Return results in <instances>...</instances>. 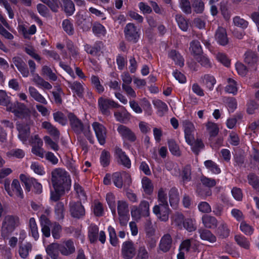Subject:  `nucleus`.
Segmentation results:
<instances>
[{"instance_id": "33", "label": "nucleus", "mask_w": 259, "mask_h": 259, "mask_svg": "<svg viewBox=\"0 0 259 259\" xmlns=\"http://www.w3.org/2000/svg\"><path fill=\"white\" fill-rule=\"evenodd\" d=\"M204 164L208 170L213 174H219L221 172V170L218 165L211 160L205 161Z\"/></svg>"}, {"instance_id": "14", "label": "nucleus", "mask_w": 259, "mask_h": 259, "mask_svg": "<svg viewBox=\"0 0 259 259\" xmlns=\"http://www.w3.org/2000/svg\"><path fill=\"white\" fill-rule=\"evenodd\" d=\"M136 253V248L132 241H125L123 243L121 254L124 259H132Z\"/></svg>"}, {"instance_id": "5", "label": "nucleus", "mask_w": 259, "mask_h": 259, "mask_svg": "<svg viewBox=\"0 0 259 259\" xmlns=\"http://www.w3.org/2000/svg\"><path fill=\"white\" fill-rule=\"evenodd\" d=\"M112 180L114 185L118 188L128 187L132 183L129 174L125 171L116 172L113 174Z\"/></svg>"}, {"instance_id": "38", "label": "nucleus", "mask_w": 259, "mask_h": 259, "mask_svg": "<svg viewBox=\"0 0 259 259\" xmlns=\"http://www.w3.org/2000/svg\"><path fill=\"white\" fill-rule=\"evenodd\" d=\"M216 79L214 76L212 75L206 74L203 77V82L206 88L209 91H212L213 89L214 85L216 83Z\"/></svg>"}, {"instance_id": "27", "label": "nucleus", "mask_w": 259, "mask_h": 259, "mask_svg": "<svg viewBox=\"0 0 259 259\" xmlns=\"http://www.w3.org/2000/svg\"><path fill=\"white\" fill-rule=\"evenodd\" d=\"M169 201L172 207L176 208L179 202V197L178 190L171 188L169 192Z\"/></svg>"}, {"instance_id": "31", "label": "nucleus", "mask_w": 259, "mask_h": 259, "mask_svg": "<svg viewBox=\"0 0 259 259\" xmlns=\"http://www.w3.org/2000/svg\"><path fill=\"white\" fill-rule=\"evenodd\" d=\"M202 221L206 228H214L217 225V220L213 217L204 215L202 218Z\"/></svg>"}, {"instance_id": "11", "label": "nucleus", "mask_w": 259, "mask_h": 259, "mask_svg": "<svg viewBox=\"0 0 259 259\" xmlns=\"http://www.w3.org/2000/svg\"><path fill=\"white\" fill-rule=\"evenodd\" d=\"M169 211L168 204H159L153 208V213L161 221L165 222L168 220Z\"/></svg>"}, {"instance_id": "40", "label": "nucleus", "mask_w": 259, "mask_h": 259, "mask_svg": "<svg viewBox=\"0 0 259 259\" xmlns=\"http://www.w3.org/2000/svg\"><path fill=\"white\" fill-rule=\"evenodd\" d=\"M106 200L107 203L111 209L112 213L114 215L116 214V203L115 198L113 194L108 193L106 194Z\"/></svg>"}, {"instance_id": "59", "label": "nucleus", "mask_w": 259, "mask_h": 259, "mask_svg": "<svg viewBox=\"0 0 259 259\" xmlns=\"http://www.w3.org/2000/svg\"><path fill=\"white\" fill-rule=\"evenodd\" d=\"M54 120L62 125H65L67 120L65 115L61 112L58 111L53 114Z\"/></svg>"}, {"instance_id": "3", "label": "nucleus", "mask_w": 259, "mask_h": 259, "mask_svg": "<svg viewBox=\"0 0 259 259\" xmlns=\"http://www.w3.org/2000/svg\"><path fill=\"white\" fill-rule=\"evenodd\" d=\"M131 214L132 219L139 221L142 217H147L150 214V205L148 201L142 200L139 206L133 205L131 209Z\"/></svg>"}, {"instance_id": "10", "label": "nucleus", "mask_w": 259, "mask_h": 259, "mask_svg": "<svg viewBox=\"0 0 259 259\" xmlns=\"http://www.w3.org/2000/svg\"><path fill=\"white\" fill-rule=\"evenodd\" d=\"M7 110L13 113L18 117H24L28 112V109L23 104L18 102L9 104L7 106Z\"/></svg>"}, {"instance_id": "25", "label": "nucleus", "mask_w": 259, "mask_h": 259, "mask_svg": "<svg viewBox=\"0 0 259 259\" xmlns=\"http://www.w3.org/2000/svg\"><path fill=\"white\" fill-rule=\"evenodd\" d=\"M28 90L30 96L34 100L45 105L48 103L45 97L41 95L35 88L33 87H29Z\"/></svg>"}, {"instance_id": "32", "label": "nucleus", "mask_w": 259, "mask_h": 259, "mask_svg": "<svg viewBox=\"0 0 259 259\" xmlns=\"http://www.w3.org/2000/svg\"><path fill=\"white\" fill-rule=\"evenodd\" d=\"M114 115L116 120L120 122H125L130 118V114L124 107L121 111L115 112Z\"/></svg>"}, {"instance_id": "7", "label": "nucleus", "mask_w": 259, "mask_h": 259, "mask_svg": "<svg viewBox=\"0 0 259 259\" xmlns=\"http://www.w3.org/2000/svg\"><path fill=\"white\" fill-rule=\"evenodd\" d=\"M45 213L40 214V224L43 236L46 237H49L51 235V222L48 218V216L50 214L51 209L50 208H47L45 209Z\"/></svg>"}, {"instance_id": "35", "label": "nucleus", "mask_w": 259, "mask_h": 259, "mask_svg": "<svg viewBox=\"0 0 259 259\" xmlns=\"http://www.w3.org/2000/svg\"><path fill=\"white\" fill-rule=\"evenodd\" d=\"M168 56L174 60L176 65L182 67L184 65V60L181 55L175 50H171L168 54Z\"/></svg>"}, {"instance_id": "13", "label": "nucleus", "mask_w": 259, "mask_h": 259, "mask_svg": "<svg viewBox=\"0 0 259 259\" xmlns=\"http://www.w3.org/2000/svg\"><path fill=\"white\" fill-rule=\"evenodd\" d=\"M124 32L128 40L136 43L139 40L140 37L139 32L133 24L128 23L124 28Z\"/></svg>"}, {"instance_id": "28", "label": "nucleus", "mask_w": 259, "mask_h": 259, "mask_svg": "<svg viewBox=\"0 0 259 259\" xmlns=\"http://www.w3.org/2000/svg\"><path fill=\"white\" fill-rule=\"evenodd\" d=\"M186 142L191 146L192 151L197 154L199 151L202 149L204 145L201 140L199 139L195 140L194 136L192 137L190 142L188 141H186Z\"/></svg>"}, {"instance_id": "37", "label": "nucleus", "mask_w": 259, "mask_h": 259, "mask_svg": "<svg viewBox=\"0 0 259 259\" xmlns=\"http://www.w3.org/2000/svg\"><path fill=\"white\" fill-rule=\"evenodd\" d=\"M29 228L32 236L35 240H37L39 238V236L38 232L37 226L35 220L33 218H31L29 219Z\"/></svg>"}, {"instance_id": "29", "label": "nucleus", "mask_w": 259, "mask_h": 259, "mask_svg": "<svg viewBox=\"0 0 259 259\" xmlns=\"http://www.w3.org/2000/svg\"><path fill=\"white\" fill-rule=\"evenodd\" d=\"M47 254L53 259H56L58 256L59 244L52 243L46 248Z\"/></svg>"}, {"instance_id": "50", "label": "nucleus", "mask_w": 259, "mask_h": 259, "mask_svg": "<svg viewBox=\"0 0 259 259\" xmlns=\"http://www.w3.org/2000/svg\"><path fill=\"white\" fill-rule=\"evenodd\" d=\"M92 30L93 33L97 36H104L106 34V30L105 27L100 23H95L93 26Z\"/></svg>"}, {"instance_id": "22", "label": "nucleus", "mask_w": 259, "mask_h": 259, "mask_svg": "<svg viewBox=\"0 0 259 259\" xmlns=\"http://www.w3.org/2000/svg\"><path fill=\"white\" fill-rule=\"evenodd\" d=\"M68 86L72 90L74 95H76L79 98L83 97L84 92L83 84L78 81L69 82Z\"/></svg>"}, {"instance_id": "52", "label": "nucleus", "mask_w": 259, "mask_h": 259, "mask_svg": "<svg viewBox=\"0 0 259 259\" xmlns=\"http://www.w3.org/2000/svg\"><path fill=\"white\" fill-rule=\"evenodd\" d=\"M108 231L109 233L110 243L114 246H117L118 244V242L115 230L113 227L110 226L108 228Z\"/></svg>"}, {"instance_id": "41", "label": "nucleus", "mask_w": 259, "mask_h": 259, "mask_svg": "<svg viewBox=\"0 0 259 259\" xmlns=\"http://www.w3.org/2000/svg\"><path fill=\"white\" fill-rule=\"evenodd\" d=\"M225 91L228 93L236 94L238 91V85L236 81L232 78H228V84L225 87Z\"/></svg>"}, {"instance_id": "26", "label": "nucleus", "mask_w": 259, "mask_h": 259, "mask_svg": "<svg viewBox=\"0 0 259 259\" xmlns=\"http://www.w3.org/2000/svg\"><path fill=\"white\" fill-rule=\"evenodd\" d=\"M141 183L142 188L145 194L150 195L153 193L154 186L151 180L144 177L142 179Z\"/></svg>"}, {"instance_id": "9", "label": "nucleus", "mask_w": 259, "mask_h": 259, "mask_svg": "<svg viewBox=\"0 0 259 259\" xmlns=\"http://www.w3.org/2000/svg\"><path fill=\"white\" fill-rule=\"evenodd\" d=\"M98 105L102 113L105 115H109L110 108H118L120 105L114 101L107 98L101 97L98 99Z\"/></svg>"}, {"instance_id": "21", "label": "nucleus", "mask_w": 259, "mask_h": 259, "mask_svg": "<svg viewBox=\"0 0 259 259\" xmlns=\"http://www.w3.org/2000/svg\"><path fill=\"white\" fill-rule=\"evenodd\" d=\"M183 127L185 132V140L190 142L192 137L194 136L192 133L195 130L194 126L191 122L186 120L183 121Z\"/></svg>"}, {"instance_id": "49", "label": "nucleus", "mask_w": 259, "mask_h": 259, "mask_svg": "<svg viewBox=\"0 0 259 259\" xmlns=\"http://www.w3.org/2000/svg\"><path fill=\"white\" fill-rule=\"evenodd\" d=\"M183 226L184 228L189 232H192L196 230V221L193 219H185L183 222Z\"/></svg>"}, {"instance_id": "60", "label": "nucleus", "mask_w": 259, "mask_h": 259, "mask_svg": "<svg viewBox=\"0 0 259 259\" xmlns=\"http://www.w3.org/2000/svg\"><path fill=\"white\" fill-rule=\"evenodd\" d=\"M92 84L96 88V90L99 93H101L104 91V88L101 84L99 78L98 76L93 75L91 78Z\"/></svg>"}, {"instance_id": "36", "label": "nucleus", "mask_w": 259, "mask_h": 259, "mask_svg": "<svg viewBox=\"0 0 259 259\" xmlns=\"http://www.w3.org/2000/svg\"><path fill=\"white\" fill-rule=\"evenodd\" d=\"M154 107L158 110L159 116H162L168 110L167 105L160 100H156L153 102Z\"/></svg>"}, {"instance_id": "51", "label": "nucleus", "mask_w": 259, "mask_h": 259, "mask_svg": "<svg viewBox=\"0 0 259 259\" xmlns=\"http://www.w3.org/2000/svg\"><path fill=\"white\" fill-rule=\"evenodd\" d=\"M55 213L57 219L61 220L63 219L64 217V207L62 202H59L57 203L55 207Z\"/></svg>"}, {"instance_id": "54", "label": "nucleus", "mask_w": 259, "mask_h": 259, "mask_svg": "<svg viewBox=\"0 0 259 259\" xmlns=\"http://www.w3.org/2000/svg\"><path fill=\"white\" fill-rule=\"evenodd\" d=\"M7 156L9 158L15 157L22 158L25 156L24 152L20 149H12L7 153Z\"/></svg>"}, {"instance_id": "55", "label": "nucleus", "mask_w": 259, "mask_h": 259, "mask_svg": "<svg viewBox=\"0 0 259 259\" xmlns=\"http://www.w3.org/2000/svg\"><path fill=\"white\" fill-rule=\"evenodd\" d=\"M62 28L63 30L68 34L72 35L74 33V28L72 23L68 19H65L62 22Z\"/></svg>"}, {"instance_id": "39", "label": "nucleus", "mask_w": 259, "mask_h": 259, "mask_svg": "<svg viewBox=\"0 0 259 259\" xmlns=\"http://www.w3.org/2000/svg\"><path fill=\"white\" fill-rule=\"evenodd\" d=\"M235 240L241 247L248 249L250 247L249 240L242 235H237L235 236Z\"/></svg>"}, {"instance_id": "4", "label": "nucleus", "mask_w": 259, "mask_h": 259, "mask_svg": "<svg viewBox=\"0 0 259 259\" xmlns=\"http://www.w3.org/2000/svg\"><path fill=\"white\" fill-rule=\"evenodd\" d=\"M117 210L120 225L121 226H126L130 220L128 203L123 200H118L117 203Z\"/></svg>"}, {"instance_id": "64", "label": "nucleus", "mask_w": 259, "mask_h": 259, "mask_svg": "<svg viewBox=\"0 0 259 259\" xmlns=\"http://www.w3.org/2000/svg\"><path fill=\"white\" fill-rule=\"evenodd\" d=\"M248 182L254 189L259 191V179L253 175L248 176Z\"/></svg>"}, {"instance_id": "24", "label": "nucleus", "mask_w": 259, "mask_h": 259, "mask_svg": "<svg viewBox=\"0 0 259 259\" xmlns=\"http://www.w3.org/2000/svg\"><path fill=\"white\" fill-rule=\"evenodd\" d=\"M172 244V239L170 235L165 234L161 239L159 248L163 252H167L169 250Z\"/></svg>"}, {"instance_id": "15", "label": "nucleus", "mask_w": 259, "mask_h": 259, "mask_svg": "<svg viewBox=\"0 0 259 259\" xmlns=\"http://www.w3.org/2000/svg\"><path fill=\"white\" fill-rule=\"evenodd\" d=\"M199 242L192 238L184 240L180 245L181 251L188 252L190 250L196 251L199 246Z\"/></svg>"}, {"instance_id": "12", "label": "nucleus", "mask_w": 259, "mask_h": 259, "mask_svg": "<svg viewBox=\"0 0 259 259\" xmlns=\"http://www.w3.org/2000/svg\"><path fill=\"white\" fill-rule=\"evenodd\" d=\"M92 126L99 143L103 145L106 142L107 137L106 128L98 122H94L92 124Z\"/></svg>"}, {"instance_id": "19", "label": "nucleus", "mask_w": 259, "mask_h": 259, "mask_svg": "<svg viewBox=\"0 0 259 259\" xmlns=\"http://www.w3.org/2000/svg\"><path fill=\"white\" fill-rule=\"evenodd\" d=\"M70 211L71 215L74 218H79L84 215V207L80 202H70Z\"/></svg>"}, {"instance_id": "20", "label": "nucleus", "mask_w": 259, "mask_h": 259, "mask_svg": "<svg viewBox=\"0 0 259 259\" xmlns=\"http://www.w3.org/2000/svg\"><path fill=\"white\" fill-rule=\"evenodd\" d=\"M75 246L71 240L63 242L59 245V251L64 255H68L75 251Z\"/></svg>"}, {"instance_id": "16", "label": "nucleus", "mask_w": 259, "mask_h": 259, "mask_svg": "<svg viewBox=\"0 0 259 259\" xmlns=\"http://www.w3.org/2000/svg\"><path fill=\"white\" fill-rule=\"evenodd\" d=\"M214 39L220 45L226 46L229 42V38L226 29L219 26L215 31Z\"/></svg>"}, {"instance_id": "48", "label": "nucleus", "mask_w": 259, "mask_h": 259, "mask_svg": "<svg viewBox=\"0 0 259 259\" xmlns=\"http://www.w3.org/2000/svg\"><path fill=\"white\" fill-rule=\"evenodd\" d=\"M165 167L172 175L178 176L180 174V169L177 163L168 161L165 164Z\"/></svg>"}, {"instance_id": "63", "label": "nucleus", "mask_w": 259, "mask_h": 259, "mask_svg": "<svg viewBox=\"0 0 259 259\" xmlns=\"http://www.w3.org/2000/svg\"><path fill=\"white\" fill-rule=\"evenodd\" d=\"M217 60L226 66H228L230 64V61L227 56L221 52L217 53L215 55Z\"/></svg>"}, {"instance_id": "30", "label": "nucleus", "mask_w": 259, "mask_h": 259, "mask_svg": "<svg viewBox=\"0 0 259 259\" xmlns=\"http://www.w3.org/2000/svg\"><path fill=\"white\" fill-rule=\"evenodd\" d=\"M41 125L42 127L46 129L50 135L57 138H59L60 135L59 131L50 122L44 121Z\"/></svg>"}, {"instance_id": "56", "label": "nucleus", "mask_w": 259, "mask_h": 259, "mask_svg": "<svg viewBox=\"0 0 259 259\" xmlns=\"http://www.w3.org/2000/svg\"><path fill=\"white\" fill-rule=\"evenodd\" d=\"M206 126L210 136L214 137L218 134L219 129L216 123L209 121L206 123Z\"/></svg>"}, {"instance_id": "47", "label": "nucleus", "mask_w": 259, "mask_h": 259, "mask_svg": "<svg viewBox=\"0 0 259 259\" xmlns=\"http://www.w3.org/2000/svg\"><path fill=\"white\" fill-rule=\"evenodd\" d=\"M32 248L31 244L30 243H26L19 247V253L22 258H26L29 255V251Z\"/></svg>"}, {"instance_id": "2", "label": "nucleus", "mask_w": 259, "mask_h": 259, "mask_svg": "<svg viewBox=\"0 0 259 259\" xmlns=\"http://www.w3.org/2000/svg\"><path fill=\"white\" fill-rule=\"evenodd\" d=\"M52 182L53 187L68 189L71 180L67 172L62 168H56L52 172Z\"/></svg>"}, {"instance_id": "43", "label": "nucleus", "mask_w": 259, "mask_h": 259, "mask_svg": "<svg viewBox=\"0 0 259 259\" xmlns=\"http://www.w3.org/2000/svg\"><path fill=\"white\" fill-rule=\"evenodd\" d=\"M99 232L98 226L95 224H91L88 228V236L92 242H94L97 240V234Z\"/></svg>"}, {"instance_id": "8", "label": "nucleus", "mask_w": 259, "mask_h": 259, "mask_svg": "<svg viewBox=\"0 0 259 259\" xmlns=\"http://www.w3.org/2000/svg\"><path fill=\"white\" fill-rule=\"evenodd\" d=\"M68 117L69 119L71 127L75 133L80 134L81 132H83L85 136H89L90 132L89 126L87 127V129H84L83 131L82 122L73 113H69L68 114Z\"/></svg>"}, {"instance_id": "23", "label": "nucleus", "mask_w": 259, "mask_h": 259, "mask_svg": "<svg viewBox=\"0 0 259 259\" xmlns=\"http://www.w3.org/2000/svg\"><path fill=\"white\" fill-rule=\"evenodd\" d=\"M115 153L122 165L127 168L130 167L131 160L121 149L116 147L115 149Z\"/></svg>"}, {"instance_id": "18", "label": "nucleus", "mask_w": 259, "mask_h": 259, "mask_svg": "<svg viewBox=\"0 0 259 259\" xmlns=\"http://www.w3.org/2000/svg\"><path fill=\"white\" fill-rule=\"evenodd\" d=\"M17 130L19 132L18 138L23 143L26 144L30 135V128L28 125L18 124Z\"/></svg>"}, {"instance_id": "45", "label": "nucleus", "mask_w": 259, "mask_h": 259, "mask_svg": "<svg viewBox=\"0 0 259 259\" xmlns=\"http://www.w3.org/2000/svg\"><path fill=\"white\" fill-rule=\"evenodd\" d=\"M64 11L68 16L72 15L74 11L75 7L73 3L71 0H62Z\"/></svg>"}, {"instance_id": "58", "label": "nucleus", "mask_w": 259, "mask_h": 259, "mask_svg": "<svg viewBox=\"0 0 259 259\" xmlns=\"http://www.w3.org/2000/svg\"><path fill=\"white\" fill-rule=\"evenodd\" d=\"M176 20L180 28L184 31H187L188 28L187 21L182 16L179 15H176Z\"/></svg>"}, {"instance_id": "1", "label": "nucleus", "mask_w": 259, "mask_h": 259, "mask_svg": "<svg viewBox=\"0 0 259 259\" xmlns=\"http://www.w3.org/2000/svg\"><path fill=\"white\" fill-rule=\"evenodd\" d=\"M20 225L19 217L15 215H7L3 220L1 229L2 237L8 239Z\"/></svg>"}, {"instance_id": "62", "label": "nucleus", "mask_w": 259, "mask_h": 259, "mask_svg": "<svg viewBox=\"0 0 259 259\" xmlns=\"http://www.w3.org/2000/svg\"><path fill=\"white\" fill-rule=\"evenodd\" d=\"M170 152L172 154L176 156L180 155V151L179 146L173 140H169L168 142Z\"/></svg>"}, {"instance_id": "17", "label": "nucleus", "mask_w": 259, "mask_h": 259, "mask_svg": "<svg viewBox=\"0 0 259 259\" xmlns=\"http://www.w3.org/2000/svg\"><path fill=\"white\" fill-rule=\"evenodd\" d=\"M117 131L124 140L134 142L136 139L135 134L128 127L124 125H120Z\"/></svg>"}, {"instance_id": "44", "label": "nucleus", "mask_w": 259, "mask_h": 259, "mask_svg": "<svg viewBox=\"0 0 259 259\" xmlns=\"http://www.w3.org/2000/svg\"><path fill=\"white\" fill-rule=\"evenodd\" d=\"M241 231L247 236H250L254 232L253 227L245 221H242L239 226Z\"/></svg>"}, {"instance_id": "6", "label": "nucleus", "mask_w": 259, "mask_h": 259, "mask_svg": "<svg viewBox=\"0 0 259 259\" xmlns=\"http://www.w3.org/2000/svg\"><path fill=\"white\" fill-rule=\"evenodd\" d=\"M5 189L10 196L15 195L20 199H22L24 197L23 190L19 181L17 179H14L12 181L11 188L10 187L9 182H5Z\"/></svg>"}, {"instance_id": "46", "label": "nucleus", "mask_w": 259, "mask_h": 259, "mask_svg": "<svg viewBox=\"0 0 259 259\" xmlns=\"http://www.w3.org/2000/svg\"><path fill=\"white\" fill-rule=\"evenodd\" d=\"M54 190L51 192V199L54 201H57L64 195L66 189L60 187H54Z\"/></svg>"}, {"instance_id": "34", "label": "nucleus", "mask_w": 259, "mask_h": 259, "mask_svg": "<svg viewBox=\"0 0 259 259\" xmlns=\"http://www.w3.org/2000/svg\"><path fill=\"white\" fill-rule=\"evenodd\" d=\"M199 233L202 240L207 241L210 243H214L217 240L215 236L208 230H200Z\"/></svg>"}, {"instance_id": "57", "label": "nucleus", "mask_w": 259, "mask_h": 259, "mask_svg": "<svg viewBox=\"0 0 259 259\" xmlns=\"http://www.w3.org/2000/svg\"><path fill=\"white\" fill-rule=\"evenodd\" d=\"M158 201L159 204H167V190L161 188L158 191Z\"/></svg>"}, {"instance_id": "42", "label": "nucleus", "mask_w": 259, "mask_h": 259, "mask_svg": "<svg viewBox=\"0 0 259 259\" xmlns=\"http://www.w3.org/2000/svg\"><path fill=\"white\" fill-rule=\"evenodd\" d=\"M190 50L194 56L196 58L202 53V48L198 41H193L190 44Z\"/></svg>"}, {"instance_id": "53", "label": "nucleus", "mask_w": 259, "mask_h": 259, "mask_svg": "<svg viewBox=\"0 0 259 259\" xmlns=\"http://www.w3.org/2000/svg\"><path fill=\"white\" fill-rule=\"evenodd\" d=\"M30 168L37 175L43 176L45 174L44 167L38 162H32L30 165Z\"/></svg>"}, {"instance_id": "61", "label": "nucleus", "mask_w": 259, "mask_h": 259, "mask_svg": "<svg viewBox=\"0 0 259 259\" xmlns=\"http://www.w3.org/2000/svg\"><path fill=\"white\" fill-rule=\"evenodd\" d=\"M244 60L248 64H253L257 60L256 54L253 52L248 51L245 54Z\"/></svg>"}]
</instances>
